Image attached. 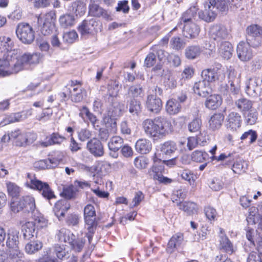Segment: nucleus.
<instances>
[{
	"label": "nucleus",
	"instance_id": "obj_1",
	"mask_svg": "<svg viewBox=\"0 0 262 262\" xmlns=\"http://www.w3.org/2000/svg\"><path fill=\"white\" fill-rule=\"evenodd\" d=\"M42 56L40 53H25L18 56L17 51L13 50L5 54L0 58V76L4 77L16 74L24 70L28 65L38 63Z\"/></svg>",
	"mask_w": 262,
	"mask_h": 262
},
{
	"label": "nucleus",
	"instance_id": "obj_2",
	"mask_svg": "<svg viewBox=\"0 0 262 262\" xmlns=\"http://www.w3.org/2000/svg\"><path fill=\"white\" fill-rule=\"evenodd\" d=\"M145 134L150 137L165 136L170 131L171 124L165 117L159 116L154 119H146L142 123Z\"/></svg>",
	"mask_w": 262,
	"mask_h": 262
},
{
	"label": "nucleus",
	"instance_id": "obj_3",
	"mask_svg": "<svg viewBox=\"0 0 262 262\" xmlns=\"http://www.w3.org/2000/svg\"><path fill=\"white\" fill-rule=\"evenodd\" d=\"M204 16H216L228 9L225 0H206L204 3Z\"/></svg>",
	"mask_w": 262,
	"mask_h": 262
},
{
	"label": "nucleus",
	"instance_id": "obj_4",
	"mask_svg": "<svg viewBox=\"0 0 262 262\" xmlns=\"http://www.w3.org/2000/svg\"><path fill=\"white\" fill-rule=\"evenodd\" d=\"M201 75L203 80L209 83L216 81L222 82L225 78L224 70L221 64H217L212 68L203 70Z\"/></svg>",
	"mask_w": 262,
	"mask_h": 262
},
{
	"label": "nucleus",
	"instance_id": "obj_5",
	"mask_svg": "<svg viewBox=\"0 0 262 262\" xmlns=\"http://www.w3.org/2000/svg\"><path fill=\"white\" fill-rule=\"evenodd\" d=\"M16 34L18 39L25 44L31 43L35 38L34 31L32 27L26 23H20L17 25Z\"/></svg>",
	"mask_w": 262,
	"mask_h": 262
},
{
	"label": "nucleus",
	"instance_id": "obj_6",
	"mask_svg": "<svg viewBox=\"0 0 262 262\" xmlns=\"http://www.w3.org/2000/svg\"><path fill=\"white\" fill-rule=\"evenodd\" d=\"M84 220L85 227L88 230L93 232L96 229L98 222L95 207L91 204H88L84 208Z\"/></svg>",
	"mask_w": 262,
	"mask_h": 262
},
{
	"label": "nucleus",
	"instance_id": "obj_7",
	"mask_svg": "<svg viewBox=\"0 0 262 262\" xmlns=\"http://www.w3.org/2000/svg\"><path fill=\"white\" fill-rule=\"evenodd\" d=\"M10 139H17L16 144L19 146H26L35 140L36 136L31 133L21 134L19 130H15L9 134Z\"/></svg>",
	"mask_w": 262,
	"mask_h": 262
},
{
	"label": "nucleus",
	"instance_id": "obj_8",
	"mask_svg": "<svg viewBox=\"0 0 262 262\" xmlns=\"http://www.w3.org/2000/svg\"><path fill=\"white\" fill-rule=\"evenodd\" d=\"M246 93L254 97L262 93V79L259 77L250 78L246 88Z\"/></svg>",
	"mask_w": 262,
	"mask_h": 262
},
{
	"label": "nucleus",
	"instance_id": "obj_9",
	"mask_svg": "<svg viewBox=\"0 0 262 262\" xmlns=\"http://www.w3.org/2000/svg\"><path fill=\"white\" fill-rule=\"evenodd\" d=\"M183 23L184 24L183 27L184 35L187 38H195L200 32L199 25L195 23L191 18H185Z\"/></svg>",
	"mask_w": 262,
	"mask_h": 262
},
{
	"label": "nucleus",
	"instance_id": "obj_10",
	"mask_svg": "<svg viewBox=\"0 0 262 262\" xmlns=\"http://www.w3.org/2000/svg\"><path fill=\"white\" fill-rule=\"evenodd\" d=\"M98 25V23L94 18H91L89 20H84L79 26L78 30L81 36L87 37L94 33Z\"/></svg>",
	"mask_w": 262,
	"mask_h": 262
},
{
	"label": "nucleus",
	"instance_id": "obj_11",
	"mask_svg": "<svg viewBox=\"0 0 262 262\" xmlns=\"http://www.w3.org/2000/svg\"><path fill=\"white\" fill-rule=\"evenodd\" d=\"M41 32L44 35L50 34L55 29L56 17H36Z\"/></svg>",
	"mask_w": 262,
	"mask_h": 262
},
{
	"label": "nucleus",
	"instance_id": "obj_12",
	"mask_svg": "<svg viewBox=\"0 0 262 262\" xmlns=\"http://www.w3.org/2000/svg\"><path fill=\"white\" fill-rule=\"evenodd\" d=\"M229 31L227 29L222 25H215L212 26L210 30V38L217 42L220 43L228 38Z\"/></svg>",
	"mask_w": 262,
	"mask_h": 262
},
{
	"label": "nucleus",
	"instance_id": "obj_13",
	"mask_svg": "<svg viewBox=\"0 0 262 262\" xmlns=\"http://www.w3.org/2000/svg\"><path fill=\"white\" fill-rule=\"evenodd\" d=\"M236 52L238 58L243 61H248L253 56V52L249 45L244 41H241L238 44Z\"/></svg>",
	"mask_w": 262,
	"mask_h": 262
},
{
	"label": "nucleus",
	"instance_id": "obj_14",
	"mask_svg": "<svg viewBox=\"0 0 262 262\" xmlns=\"http://www.w3.org/2000/svg\"><path fill=\"white\" fill-rule=\"evenodd\" d=\"M146 106L149 111L157 114L162 108V102L156 94H150L147 97Z\"/></svg>",
	"mask_w": 262,
	"mask_h": 262
},
{
	"label": "nucleus",
	"instance_id": "obj_15",
	"mask_svg": "<svg viewBox=\"0 0 262 262\" xmlns=\"http://www.w3.org/2000/svg\"><path fill=\"white\" fill-rule=\"evenodd\" d=\"M34 183L33 189L38 190L45 199L50 200L56 198L53 191L47 183L41 181H36Z\"/></svg>",
	"mask_w": 262,
	"mask_h": 262
},
{
	"label": "nucleus",
	"instance_id": "obj_16",
	"mask_svg": "<svg viewBox=\"0 0 262 262\" xmlns=\"http://www.w3.org/2000/svg\"><path fill=\"white\" fill-rule=\"evenodd\" d=\"M71 207V205L69 201L65 199H61L57 201L54 207V212L55 215L59 219L61 220L67 212Z\"/></svg>",
	"mask_w": 262,
	"mask_h": 262
},
{
	"label": "nucleus",
	"instance_id": "obj_17",
	"mask_svg": "<svg viewBox=\"0 0 262 262\" xmlns=\"http://www.w3.org/2000/svg\"><path fill=\"white\" fill-rule=\"evenodd\" d=\"M87 148L90 152L96 157H101L104 154L102 143L97 138H94L89 141Z\"/></svg>",
	"mask_w": 262,
	"mask_h": 262
},
{
	"label": "nucleus",
	"instance_id": "obj_18",
	"mask_svg": "<svg viewBox=\"0 0 262 262\" xmlns=\"http://www.w3.org/2000/svg\"><path fill=\"white\" fill-rule=\"evenodd\" d=\"M161 154L164 158H170L178 150L177 145L172 141H167L160 146Z\"/></svg>",
	"mask_w": 262,
	"mask_h": 262
},
{
	"label": "nucleus",
	"instance_id": "obj_19",
	"mask_svg": "<svg viewBox=\"0 0 262 262\" xmlns=\"http://www.w3.org/2000/svg\"><path fill=\"white\" fill-rule=\"evenodd\" d=\"M193 90L195 93L204 97H207L212 92L209 83L204 80L195 82L193 86Z\"/></svg>",
	"mask_w": 262,
	"mask_h": 262
},
{
	"label": "nucleus",
	"instance_id": "obj_20",
	"mask_svg": "<svg viewBox=\"0 0 262 262\" xmlns=\"http://www.w3.org/2000/svg\"><path fill=\"white\" fill-rule=\"evenodd\" d=\"M241 121V116L238 113H230L228 116L227 128L232 131L236 130L240 127Z\"/></svg>",
	"mask_w": 262,
	"mask_h": 262
},
{
	"label": "nucleus",
	"instance_id": "obj_21",
	"mask_svg": "<svg viewBox=\"0 0 262 262\" xmlns=\"http://www.w3.org/2000/svg\"><path fill=\"white\" fill-rule=\"evenodd\" d=\"M19 232L16 229L12 228L8 231L6 245L9 248L18 247Z\"/></svg>",
	"mask_w": 262,
	"mask_h": 262
},
{
	"label": "nucleus",
	"instance_id": "obj_22",
	"mask_svg": "<svg viewBox=\"0 0 262 262\" xmlns=\"http://www.w3.org/2000/svg\"><path fill=\"white\" fill-rule=\"evenodd\" d=\"M129 112L134 116H138L142 112L141 102L138 99H125Z\"/></svg>",
	"mask_w": 262,
	"mask_h": 262
},
{
	"label": "nucleus",
	"instance_id": "obj_23",
	"mask_svg": "<svg viewBox=\"0 0 262 262\" xmlns=\"http://www.w3.org/2000/svg\"><path fill=\"white\" fill-rule=\"evenodd\" d=\"M229 82L230 83V90L234 94L238 93L239 90L240 78L239 75L237 73L234 75V71L231 70L228 75Z\"/></svg>",
	"mask_w": 262,
	"mask_h": 262
},
{
	"label": "nucleus",
	"instance_id": "obj_24",
	"mask_svg": "<svg viewBox=\"0 0 262 262\" xmlns=\"http://www.w3.org/2000/svg\"><path fill=\"white\" fill-rule=\"evenodd\" d=\"M224 120V116L222 113H215L209 120V128L212 130H218L222 125Z\"/></svg>",
	"mask_w": 262,
	"mask_h": 262
},
{
	"label": "nucleus",
	"instance_id": "obj_25",
	"mask_svg": "<svg viewBox=\"0 0 262 262\" xmlns=\"http://www.w3.org/2000/svg\"><path fill=\"white\" fill-rule=\"evenodd\" d=\"M219 51L221 55L225 59H230L232 55L233 48L231 44L228 41H222L217 45Z\"/></svg>",
	"mask_w": 262,
	"mask_h": 262
},
{
	"label": "nucleus",
	"instance_id": "obj_26",
	"mask_svg": "<svg viewBox=\"0 0 262 262\" xmlns=\"http://www.w3.org/2000/svg\"><path fill=\"white\" fill-rule=\"evenodd\" d=\"M222 103V98L219 95H211L206 99L205 102V106L210 110H216Z\"/></svg>",
	"mask_w": 262,
	"mask_h": 262
},
{
	"label": "nucleus",
	"instance_id": "obj_27",
	"mask_svg": "<svg viewBox=\"0 0 262 262\" xmlns=\"http://www.w3.org/2000/svg\"><path fill=\"white\" fill-rule=\"evenodd\" d=\"M143 94V89L141 84L134 85L128 88L127 93L124 95V99H137Z\"/></svg>",
	"mask_w": 262,
	"mask_h": 262
},
{
	"label": "nucleus",
	"instance_id": "obj_28",
	"mask_svg": "<svg viewBox=\"0 0 262 262\" xmlns=\"http://www.w3.org/2000/svg\"><path fill=\"white\" fill-rule=\"evenodd\" d=\"M181 104L176 99L168 100L166 104V111L170 115L177 114L181 111Z\"/></svg>",
	"mask_w": 262,
	"mask_h": 262
},
{
	"label": "nucleus",
	"instance_id": "obj_29",
	"mask_svg": "<svg viewBox=\"0 0 262 262\" xmlns=\"http://www.w3.org/2000/svg\"><path fill=\"white\" fill-rule=\"evenodd\" d=\"M235 105L238 110L245 115V114L252 108L253 102L248 99L242 98L237 100Z\"/></svg>",
	"mask_w": 262,
	"mask_h": 262
},
{
	"label": "nucleus",
	"instance_id": "obj_30",
	"mask_svg": "<svg viewBox=\"0 0 262 262\" xmlns=\"http://www.w3.org/2000/svg\"><path fill=\"white\" fill-rule=\"evenodd\" d=\"M135 148L138 152L141 154H146L151 149V143L146 139H141L136 142Z\"/></svg>",
	"mask_w": 262,
	"mask_h": 262
},
{
	"label": "nucleus",
	"instance_id": "obj_31",
	"mask_svg": "<svg viewBox=\"0 0 262 262\" xmlns=\"http://www.w3.org/2000/svg\"><path fill=\"white\" fill-rule=\"evenodd\" d=\"M202 50L201 47L198 45H191L188 46L185 50V55L187 59L193 60L198 58Z\"/></svg>",
	"mask_w": 262,
	"mask_h": 262
},
{
	"label": "nucleus",
	"instance_id": "obj_32",
	"mask_svg": "<svg viewBox=\"0 0 262 262\" xmlns=\"http://www.w3.org/2000/svg\"><path fill=\"white\" fill-rule=\"evenodd\" d=\"M41 242L36 240L28 242L25 247V251L28 254H33L42 248Z\"/></svg>",
	"mask_w": 262,
	"mask_h": 262
},
{
	"label": "nucleus",
	"instance_id": "obj_33",
	"mask_svg": "<svg viewBox=\"0 0 262 262\" xmlns=\"http://www.w3.org/2000/svg\"><path fill=\"white\" fill-rule=\"evenodd\" d=\"M22 232L24 238L26 240H30L34 237L35 233L34 222H28L26 223L23 226Z\"/></svg>",
	"mask_w": 262,
	"mask_h": 262
},
{
	"label": "nucleus",
	"instance_id": "obj_34",
	"mask_svg": "<svg viewBox=\"0 0 262 262\" xmlns=\"http://www.w3.org/2000/svg\"><path fill=\"white\" fill-rule=\"evenodd\" d=\"M66 138L60 136L58 133H53L51 135V136L46 138V141L45 142H42L41 143V145L44 147H47L48 146L57 144H61Z\"/></svg>",
	"mask_w": 262,
	"mask_h": 262
},
{
	"label": "nucleus",
	"instance_id": "obj_35",
	"mask_svg": "<svg viewBox=\"0 0 262 262\" xmlns=\"http://www.w3.org/2000/svg\"><path fill=\"white\" fill-rule=\"evenodd\" d=\"M89 15L90 16H108L107 12L97 4H90Z\"/></svg>",
	"mask_w": 262,
	"mask_h": 262
},
{
	"label": "nucleus",
	"instance_id": "obj_36",
	"mask_svg": "<svg viewBox=\"0 0 262 262\" xmlns=\"http://www.w3.org/2000/svg\"><path fill=\"white\" fill-rule=\"evenodd\" d=\"M57 236L60 242L68 243L72 242L73 238L75 237V236L70 231L65 228H62L59 230L57 233Z\"/></svg>",
	"mask_w": 262,
	"mask_h": 262
},
{
	"label": "nucleus",
	"instance_id": "obj_37",
	"mask_svg": "<svg viewBox=\"0 0 262 262\" xmlns=\"http://www.w3.org/2000/svg\"><path fill=\"white\" fill-rule=\"evenodd\" d=\"M20 202L24 204L25 210L27 212H33L35 209V200L31 196H25L20 199Z\"/></svg>",
	"mask_w": 262,
	"mask_h": 262
},
{
	"label": "nucleus",
	"instance_id": "obj_38",
	"mask_svg": "<svg viewBox=\"0 0 262 262\" xmlns=\"http://www.w3.org/2000/svg\"><path fill=\"white\" fill-rule=\"evenodd\" d=\"M25 118V117L24 116L20 113L11 114L10 115L6 117L0 123V126H4L10 123L20 121L23 120Z\"/></svg>",
	"mask_w": 262,
	"mask_h": 262
},
{
	"label": "nucleus",
	"instance_id": "obj_39",
	"mask_svg": "<svg viewBox=\"0 0 262 262\" xmlns=\"http://www.w3.org/2000/svg\"><path fill=\"white\" fill-rule=\"evenodd\" d=\"M103 123L105 127L110 129L111 133H116L117 125L116 119L112 118L109 115H105L103 118Z\"/></svg>",
	"mask_w": 262,
	"mask_h": 262
},
{
	"label": "nucleus",
	"instance_id": "obj_40",
	"mask_svg": "<svg viewBox=\"0 0 262 262\" xmlns=\"http://www.w3.org/2000/svg\"><path fill=\"white\" fill-rule=\"evenodd\" d=\"M178 205L179 206L180 209L186 212L188 214L194 213L197 210L196 204L192 202H185L184 203L180 202L178 203Z\"/></svg>",
	"mask_w": 262,
	"mask_h": 262
},
{
	"label": "nucleus",
	"instance_id": "obj_41",
	"mask_svg": "<svg viewBox=\"0 0 262 262\" xmlns=\"http://www.w3.org/2000/svg\"><path fill=\"white\" fill-rule=\"evenodd\" d=\"M123 140L119 136L113 137L108 142V147L110 150H119L123 146Z\"/></svg>",
	"mask_w": 262,
	"mask_h": 262
},
{
	"label": "nucleus",
	"instance_id": "obj_42",
	"mask_svg": "<svg viewBox=\"0 0 262 262\" xmlns=\"http://www.w3.org/2000/svg\"><path fill=\"white\" fill-rule=\"evenodd\" d=\"M202 126V120L199 118L194 119L188 124V130L192 133H194L196 136H198L201 134V129Z\"/></svg>",
	"mask_w": 262,
	"mask_h": 262
},
{
	"label": "nucleus",
	"instance_id": "obj_43",
	"mask_svg": "<svg viewBox=\"0 0 262 262\" xmlns=\"http://www.w3.org/2000/svg\"><path fill=\"white\" fill-rule=\"evenodd\" d=\"M78 191L77 188H76L74 185H71L64 188L60 194L64 198L65 200L68 201V200L74 198Z\"/></svg>",
	"mask_w": 262,
	"mask_h": 262
},
{
	"label": "nucleus",
	"instance_id": "obj_44",
	"mask_svg": "<svg viewBox=\"0 0 262 262\" xmlns=\"http://www.w3.org/2000/svg\"><path fill=\"white\" fill-rule=\"evenodd\" d=\"M9 253V258L10 259L12 262H17V261L21 258H23L24 255L23 252H21L18 247L16 248H10Z\"/></svg>",
	"mask_w": 262,
	"mask_h": 262
},
{
	"label": "nucleus",
	"instance_id": "obj_45",
	"mask_svg": "<svg viewBox=\"0 0 262 262\" xmlns=\"http://www.w3.org/2000/svg\"><path fill=\"white\" fill-rule=\"evenodd\" d=\"M247 38L260 36L262 34V28L257 25H250L247 28Z\"/></svg>",
	"mask_w": 262,
	"mask_h": 262
},
{
	"label": "nucleus",
	"instance_id": "obj_46",
	"mask_svg": "<svg viewBox=\"0 0 262 262\" xmlns=\"http://www.w3.org/2000/svg\"><path fill=\"white\" fill-rule=\"evenodd\" d=\"M78 34L74 30L65 32L62 35L63 41L68 44L73 43L78 39Z\"/></svg>",
	"mask_w": 262,
	"mask_h": 262
},
{
	"label": "nucleus",
	"instance_id": "obj_47",
	"mask_svg": "<svg viewBox=\"0 0 262 262\" xmlns=\"http://www.w3.org/2000/svg\"><path fill=\"white\" fill-rule=\"evenodd\" d=\"M208 154L205 151L195 150L193 151L191 155L192 161L196 162H203L208 159Z\"/></svg>",
	"mask_w": 262,
	"mask_h": 262
},
{
	"label": "nucleus",
	"instance_id": "obj_48",
	"mask_svg": "<svg viewBox=\"0 0 262 262\" xmlns=\"http://www.w3.org/2000/svg\"><path fill=\"white\" fill-rule=\"evenodd\" d=\"M13 42L10 37H6L2 36H0V49H3L7 51V53L12 50V46Z\"/></svg>",
	"mask_w": 262,
	"mask_h": 262
},
{
	"label": "nucleus",
	"instance_id": "obj_49",
	"mask_svg": "<svg viewBox=\"0 0 262 262\" xmlns=\"http://www.w3.org/2000/svg\"><path fill=\"white\" fill-rule=\"evenodd\" d=\"M164 82L170 89H173L177 86V81L171 73L167 70L164 75Z\"/></svg>",
	"mask_w": 262,
	"mask_h": 262
},
{
	"label": "nucleus",
	"instance_id": "obj_50",
	"mask_svg": "<svg viewBox=\"0 0 262 262\" xmlns=\"http://www.w3.org/2000/svg\"><path fill=\"white\" fill-rule=\"evenodd\" d=\"M220 246L227 253L232 254L233 252V246L227 236H223L221 238Z\"/></svg>",
	"mask_w": 262,
	"mask_h": 262
},
{
	"label": "nucleus",
	"instance_id": "obj_51",
	"mask_svg": "<svg viewBox=\"0 0 262 262\" xmlns=\"http://www.w3.org/2000/svg\"><path fill=\"white\" fill-rule=\"evenodd\" d=\"M247 112V115L245 114L244 115L246 123L249 125L254 124L257 119V112L253 108L248 111Z\"/></svg>",
	"mask_w": 262,
	"mask_h": 262
},
{
	"label": "nucleus",
	"instance_id": "obj_52",
	"mask_svg": "<svg viewBox=\"0 0 262 262\" xmlns=\"http://www.w3.org/2000/svg\"><path fill=\"white\" fill-rule=\"evenodd\" d=\"M69 95H71V100L75 102H78L83 99V94L81 89H78V88H74L73 92L69 91Z\"/></svg>",
	"mask_w": 262,
	"mask_h": 262
},
{
	"label": "nucleus",
	"instance_id": "obj_53",
	"mask_svg": "<svg viewBox=\"0 0 262 262\" xmlns=\"http://www.w3.org/2000/svg\"><path fill=\"white\" fill-rule=\"evenodd\" d=\"M85 240L83 238H77L75 237L73 238V241L69 244L71 245L72 248L76 252H80L81 251L84 247Z\"/></svg>",
	"mask_w": 262,
	"mask_h": 262
},
{
	"label": "nucleus",
	"instance_id": "obj_54",
	"mask_svg": "<svg viewBox=\"0 0 262 262\" xmlns=\"http://www.w3.org/2000/svg\"><path fill=\"white\" fill-rule=\"evenodd\" d=\"M247 166L248 164L245 161H239L233 164L232 170L234 173L241 174L245 172Z\"/></svg>",
	"mask_w": 262,
	"mask_h": 262
},
{
	"label": "nucleus",
	"instance_id": "obj_55",
	"mask_svg": "<svg viewBox=\"0 0 262 262\" xmlns=\"http://www.w3.org/2000/svg\"><path fill=\"white\" fill-rule=\"evenodd\" d=\"M257 133L256 131L250 129L245 132L241 137V140L242 141L246 140L248 139H250L249 143L252 144L257 139Z\"/></svg>",
	"mask_w": 262,
	"mask_h": 262
},
{
	"label": "nucleus",
	"instance_id": "obj_56",
	"mask_svg": "<svg viewBox=\"0 0 262 262\" xmlns=\"http://www.w3.org/2000/svg\"><path fill=\"white\" fill-rule=\"evenodd\" d=\"M171 48L176 50L183 48L185 46V42L179 37H173L170 41Z\"/></svg>",
	"mask_w": 262,
	"mask_h": 262
},
{
	"label": "nucleus",
	"instance_id": "obj_57",
	"mask_svg": "<svg viewBox=\"0 0 262 262\" xmlns=\"http://www.w3.org/2000/svg\"><path fill=\"white\" fill-rule=\"evenodd\" d=\"M7 190L9 194L12 197L17 196L20 192V188L15 183L9 182L7 184Z\"/></svg>",
	"mask_w": 262,
	"mask_h": 262
},
{
	"label": "nucleus",
	"instance_id": "obj_58",
	"mask_svg": "<svg viewBox=\"0 0 262 262\" xmlns=\"http://www.w3.org/2000/svg\"><path fill=\"white\" fill-rule=\"evenodd\" d=\"M151 50L157 53V57L160 61H162L166 58L168 59V56L170 55L167 52L160 49L158 45L152 46Z\"/></svg>",
	"mask_w": 262,
	"mask_h": 262
},
{
	"label": "nucleus",
	"instance_id": "obj_59",
	"mask_svg": "<svg viewBox=\"0 0 262 262\" xmlns=\"http://www.w3.org/2000/svg\"><path fill=\"white\" fill-rule=\"evenodd\" d=\"M148 164V159L144 157H137L134 160L135 166L138 169L145 168Z\"/></svg>",
	"mask_w": 262,
	"mask_h": 262
},
{
	"label": "nucleus",
	"instance_id": "obj_60",
	"mask_svg": "<svg viewBox=\"0 0 262 262\" xmlns=\"http://www.w3.org/2000/svg\"><path fill=\"white\" fill-rule=\"evenodd\" d=\"M181 176L183 179L189 182L190 185L193 184L196 178L195 176L188 169L184 170Z\"/></svg>",
	"mask_w": 262,
	"mask_h": 262
},
{
	"label": "nucleus",
	"instance_id": "obj_61",
	"mask_svg": "<svg viewBox=\"0 0 262 262\" xmlns=\"http://www.w3.org/2000/svg\"><path fill=\"white\" fill-rule=\"evenodd\" d=\"M151 170L155 172L156 174L154 175V178L155 179L158 180L160 183H164L165 184L170 183L172 182V180L167 177H163L159 174L157 170V168L155 165L151 167Z\"/></svg>",
	"mask_w": 262,
	"mask_h": 262
},
{
	"label": "nucleus",
	"instance_id": "obj_62",
	"mask_svg": "<svg viewBox=\"0 0 262 262\" xmlns=\"http://www.w3.org/2000/svg\"><path fill=\"white\" fill-rule=\"evenodd\" d=\"M58 163V162L57 160L51 159H48L39 162L40 166H41L42 168H52L56 166Z\"/></svg>",
	"mask_w": 262,
	"mask_h": 262
},
{
	"label": "nucleus",
	"instance_id": "obj_63",
	"mask_svg": "<svg viewBox=\"0 0 262 262\" xmlns=\"http://www.w3.org/2000/svg\"><path fill=\"white\" fill-rule=\"evenodd\" d=\"M246 40L247 42L246 43L249 45V47H252L254 48H257L262 45L260 36L254 37H251L250 36L247 38Z\"/></svg>",
	"mask_w": 262,
	"mask_h": 262
},
{
	"label": "nucleus",
	"instance_id": "obj_64",
	"mask_svg": "<svg viewBox=\"0 0 262 262\" xmlns=\"http://www.w3.org/2000/svg\"><path fill=\"white\" fill-rule=\"evenodd\" d=\"M157 61L156 56L153 52L149 53L144 60V66L150 68L155 65Z\"/></svg>",
	"mask_w": 262,
	"mask_h": 262
}]
</instances>
